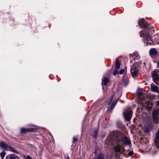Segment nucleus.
Wrapping results in <instances>:
<instances>
[{"mask_svg": "<svg viewBox=\"0 0 159 159\" xmlns=\"http://www.w3.org/2000/svg\"><path fill=\"white\" fill-rule=\"evenodd\" d=\"M153 82L157 85H159V69H155L151 73Z\"/></svg>", "mask_w": 159, "mask_h": 159, "instance_id": "nucleus-4", "label": "nucleus"}, {"mask_svg": "<svg viewBox=\"0 0 159 159\" xmlns=\"http://www.w3.org/2000/svg\"><path fill=\"white\" fill-rule=\"evenodd\" d=\"M120 65V60L118 59H116V61L115 67L116 69H119Z\"/></svg>", "mask_w": 159, "mask_h": 159, "instance_id": "nucleus-16", "label": "nucleus"}, {"mask_svg": "<svg viewBox=\"0 0 159 159\" xmlns=\"http://www.w3.org/2000/svg\"><path fill=\"white\" fill-rule=\"evenodd\" d=\"M138 24L140 27L146 29L147 28V26L149 23L146 21L144 19L142 18L139 20L138 22Z\"/></svg>", "mask_w": 159, "mask_h": 159, "instance_id": "nucleus-7", "label": "nucleus"}, {"mask_svg": "<svg viewBox=\"0 0 159 159\" xmlns=\"http://www.w3.org/2000/svg\"><path fill=\"white\" fill-rule=\"evenodd\" d=\"M37 129L35 128H22L20 129V132L21 134L25 133L28 132H36Z\"/></svg>", "mask_w": 159, "mask_h": 159, "instance_id": "nucleus-8", "label": "nucleus"}, {"mask_svg": "<svg viewBox=\"0 0 159 159\" xmlns=\"http://www.w3.org/2000/svg\"><path fill=\"white\" fill-rule=\"evenodd\" d=\"M6 154V153L4 152H3L0 153V156L2 159H3Z\"/></svg>", "mask_w": 159, "mask_h": 159, "instance_id": "nucleus-19", "label": "nucleus"}, {"mask_svg": "<svg viewBox=\"0 0 159 159\" xmlns=\"http://www.w3.org/2000/svg\"><path fill=\"white\" fill-rule=\"evenodd\" d=\"M149 54L151 57H154L157 56L158 53L157 50L155 48H152L150 49L149 51Z\"/></svg>", "mask_w": 159, "mask_h": 159, "instance_id": "nucleus-9", "label": "nucleus"}, {"mask_svg": "<svg viewBox=\"0 0 159 159\" xmlns=\"http://www.w3.org/2000/svg\"><path fill=\"white\" fill-rule=\"evenodd\" d=\"M150 87L152 91L159 93V91L158 90L159 88L158 86L152 83L151 84Z\"/></svg>", "mask_w": 159, "mask_h": 159, "instance_id": "nucleus-12", "label": "nucleus"}, {"mask_svg": "<svg viewBox=\"0 0 159 159\" xmlns=\"http://www.w3.org/2000/svg\"><path fill=\"white\" fill-rule=\"evenodd\" d=\"M67 159H70V158H69V157H67Z\"/></svg>", "mask_w": 159, "mask_h": 159, "instance_id": "nucleus-32", "label": "nucleus"}, {"mask_svg": "<svg viewBox=\"0 0 159 159\" xmlns=\"http://www.w3.org/2000/svg\"><path fill=\"white\" fill-rule=\"evenodd\" d=\"M51 25V24L49 25V28L50 27Z\"/></svg>", "mask_w": 159, "mask_h": 159, "instance_id": "nucleus-31", "label": "nucleus"}, {"mask_svg": "<svg viewBox=\"0 0 159 159\" xmlns=\"http://www.w3.org/2000/svg\"><path fill=\"white\" fill-rule=\"evenodd\" d=\"M158 44H159V41H158Z\"/></svg>", "mask_w": 159, "mask_h": 159, "instance_id": "nucleus-35", "label": "nucleus"}, {"mask_svg": "<svg viewBox=\"0 0 159 159\" xmlns=\"http://www.w3.org/2000/svg\"><path fill=\"white\" fill-rule=\"evenodd\" d=\"M146 29V30L140 32V36L143 38L145 42L147 41L148 43L152 45L153 44V41L151 35L154 31V28L151 24H149Z\"/></svg>", "mask_w": 159, "mask_h": 159, "instance_id": "nucleus-2", "label": "nucleus"}, {"mask_svg": "<svg viewBox=\"0 0 159 159\" xmlns=\"http://www.w3.org/2000/svg\"><path fill=\"white\" fill-rule=\"evenodd\" d=\"M109 80L108 78L104 77L102 80V84L103 85H106L109 83Z\"/></svg>", "mask_w": 159, "mask_h": 159, "instance_id": "nucleus-13", "label": "nucleus"}, {"mask_svg": "<svg viewBox=\"0 0 159 159\" xmlns=\"http://www.w3.org/2000/svg\"><path fill=\"white\" fill-rule=\"evenodd\" d=\"M155 142L157 147L159 149V130L156 133Z\"/></svg>", "mask_w": 159, "mask_h": 159, "instance_id": "nucleus-11", "label": "nucleus"}, {"mask_svg": "<svg viewBox=\"0 0 159 159\" xmlns=\"http://www.w3.org/2000/svg\"><path fill=\"white\" fill-rule=\"evenodd\" d=\"M11 21H12V22H14V20L13 19H12L11 20Z\"/></svg>", "mask_w": 159, "mask_h": 159, "instance_id": "nucleus-30", "label": "nucleus"}, {"mask_svg": "<svg viewBox=\"0 0 159 159\" xmlns=\"http://www.w3.org/2000/svg\"><path fill=\"white\" fill-rule=\"evenodd\" d=\"M27 159H32V158L29 155L27 156Z\"/></svg>", "mask_w": 159, "mask_h": 159, "instance_id": "nucleus-27", "label": "nucleus"}, {"mask_svg": "<svg viewBox=\"0 0 159 159\" xmlns=\"http://www.w3.org/2000/svg\"><path fill=\"white\" fill-rule=\"evenodd\" d=\"M98 133V131L96 129L93 132V134H92V137L93 138H96L97 137Z\"/></svg>", "mask_w": 159, "mask_h": 159, "instance_id": "nucleus-17", "label": "nucleus"}, {"mask_svg": "<svg viewBox=\"0 0 159 159\" xmlns=\"http://www.w3.org/2000/svg\"><path fill=\"white\" fill-rule=\"evenodd\" d=\"M115 142L116 145L114 147V151L117 152H120V153H123L125 151L124 147L123 145H129L131 144V142L128 139L127 137L123 135L121 137L119 136H112L111 137L109 136L107 137L105 140V143L107 145H110L112 143V139Z\"/></svg>", "mask_w": 159, "mask_h": 159, "instance_id": "nucleus-1", "label": "nucleus"}, {"mask_svg": "<svg viewBox=\"0 0 159 159\" xmlns=\"http://www.w3.org/2000/svg\"><path fill=\"white\" fill-rule=\"evenodd\" d=\"M117 102V100H115L111 104V105L109 108L111 109V110H112L114 107L115 105H116V103Z\"/></svg>", "mask_w": 159, "mask_h": 159, "instance_id": "nucleus-18", "label": "nucleus"}, {"mask_svg": "<svg viewBox=\"0 0 159 159\" xmlns=\"http://www.w3.org/2000/svg\"><path fill=\"white\" fill-rule=\"evenodd\" d=\"M96 159H105V158H104L103 155H100L97 156Z\"/></svg>", "mask_w": 159, "mask_h": 159, "instance_id": "nucleus-21", "label": "nucleus"}, {"mask_svg": "<svg viewBox=\"0 0 159 159\" xmlns=\"http://www.w3.org/2000/svg\"><path fill=\"white\" fill-rule=\"evenodd\" d=\"M111 102L109 100L107 102V104L108 105H110L111 103Z\"/></svg>", "mask_w": 159, "mask_h": 159, "instance_id": "nucleus-26", "label": "nucleus"}, {"mask_svg": "<svg viewBox=\"0 0 159 159\" xmlns=\"http://www.w3.org/2000/svg\"><path fill=\"white\" fill-rule=\"evenodd\" d=\"M144 100V98H140L139 99V103L143 106H145L147 109L151 110L153 107V102L152 101H146L145 103H143V101Z\"/></svg>", "mask_w": 159, "mask_h": 159, "instance_id": "nucleus-3", "label": "nucleus"}, {"mask_svg": "<svg viewBox=\"0 0 159 159\" xmlns=\"http://www.w3.org/2000/svg\"><path fill=\"white\" fill-rule=\"evenodd\" d=\"M139 70L137 68V66L136 64H134L131 66L130 69L131 74L133 77H134L138 75V72Z\"/></svg>", "mask_w": 159, "mask_h": 159, "instance_id": "nucleus-5", "label": "nucleus"}, {"mask_svg": "<svg viewBox=\"0 0 159 159\" xmlns=\"http://www.w3.org/2000/svg\"><path fill=\"white\" fill-rule=\"evenodd\" d=\"M125 71V69H121L120 71H119V74H123Z\"/></svg>", "mask_w": 159, "mask_h": 159, "instance_id": "nucleus-22", "label": "nucleus"}, {"mask_svg": "<svg viewBox=\"0 0 159 159\" xmlns=\"http://www.w3.org/2000/svg\"><path fill=\"white\" fill-rule=\"evenodd\" d=\"M94 159L93 158V159Z\"/></svg>", "mask_w": 159, "mask_h": 159, "instance_id": "nucleus-36", "label": "nucleus"}, {"mask_svg": "<svg viewBox=\"0 0 159 159\" xmlns=\"http://www.w3.org/2000/svg\"><path fill=\"white\" fill-rule=\"evenodd\" d=\"M152 117L153 120L155 123L159 122V110H154L152 112Z\"/></svg>", "mask_w": 159, "mask_h": 159, "instance_id": "nucleus-6", "label": "nucleus"}, {"mask_svg": "<svg viewBox=\"0 0 159 159\" xmlns=\"http://www.w3.org/2000/svg\"><path fill=\"white\" fill-rule=\"evenodd\" d=\"M117 73H118L117 70L116 69H115L114 70V71H113V74L114 75H117Z\"/></svg>", "mask_w": 159, "mask_h": 159, "instance_id": "nucleus-23", "label": "nucleus"}, {"mask_svg": "<svg viewBox=\"0 0 159 159\" xmlns=\"http://www.w3.org/2000/svg\"><path fill=\"white\" fill-rule=\"evenodd\" d=\"M157 105L159 107V101H158L157 102Z\"/></svg>", "mask_w": 159, "mask_h": 159, "instance_id": "nucleus-28", "label": "nucleus"}, {"mask_svg": "<svg viewBox=\"0 0 159 159\" xmlns=\"http://www.w3.org/2000/svg\"><path fill=\"white\" fill-rule=\"evenodd\" d=\"M6 158L9 157V159H19V157L15 154H11L7 155L6 157Z\"/></svg>", "mask_w": 159, "mask_h": 159, "instance_id": "nucleus-14", "label": "nucleus"}, {"mask_svg": "<svg viewBox=\"0 0 159 159\" xmlns=\"http://www.w3.org/2000/svg\"><path fill=\"white\" fill-rule=\"evenodd\" d=\"M125 118L126 120H129L131 118V112L130 111H127L126 112L124 113Z\"/></svg>", "mask_w": 159, "mask_h": 159, "instance_id": "nucleus-10", "label": "nucleus"}, {"mask_svg": "<svg viewBox=\"0 0 159 159\" xmlns=\"http://www.w3.org/2000/svg\"><path fill=\"white\" fill-rule=\"evenodd\" d=\"M114 97V94L112 95L111 96V97L110 98L109 100L111 102Z\"/></svg>", "mask_w": 159, "mask_h": 159, "instance_id": "nucleus-25", "label": "nucleus"}, {"mask_svg": "<svg viewBox=\"0 0 159 159\" xmlns=\"http://www.w3.org/2000/svg\"><path fill=\"white\" fill-rule=\"evenodd\" d=\"M78 140V139L77 137H74L73 139L72 143H74L75 142L77 141Z\"/></svg>", "mask_w": 159, "mask_h": 159, "instance_id": "nucleus-20", "label": "nucleus"}, {"mask_svg": "<svg viewBox=\"0 0 159 159\" xmlns=\"http://www.w3.org/2000/svg\"><path fill=\"white\" fill-rule=\"evenodd\" d=\"M133 154V151H130L128 153V155L129 156H132Z\"/></svg>", "mask_w": 159, "mask_h": 159, "instance_id": "nucleus-24", "label": "nucleus"}, {"mask_svg": "<svg viewBox=\"0 0 159 159\" xmlns=\"http://www.w3.org/2000/svg\"><path fill=\"white\" fill-rule=\"evenodd\" d=\"M114 135V133H113V135Z\"/></svg>", "mask_w": 159, "mask_h": 159, "instance_id": "nucleus-34", "label": "nucleus"}, {"mask_svg": "<svg viewBox=\"0 0 159 159\" xmlns=\"http://www.w3.org/2000/svg\"><path fill=\"white\" fill-rule=\"evenodd\" d=\"M0 147L5 149H7V148L8 145L4 142L1 141L0 143Z\"/></svg>", "mask_w": 159, "mask_h": 159, "instance_id": "nucleus-15", "label": "nucleus"}, {"mask_svg": "<svg viewBox=\"0 0 159 159\" xmlns=\"http://www.w3.org/2000/svg\"><path fill=\"white\" fill-rule=\"evenodd\" d=\"M157 66L159 68V61H157Z\"/></svg>", "mask_w": 159, "mask_h": 159, "instance_id": "nucleus-29", "label": "nucleus"}, {"mask_svg": "<svg viewBox=\"0 0 159 159\" xmlns=\"http://www.w3.org/2000/svg\"><path fill=\"white\" fill-rule=\"evenodd\" d=\"M31 18V17H30H30H29V19H30Z\"/></svg>", "mask_w": 159, "mask_h": 159, "instance_id": "nucleus-33", "label": "nucleus"}]
</instances>
